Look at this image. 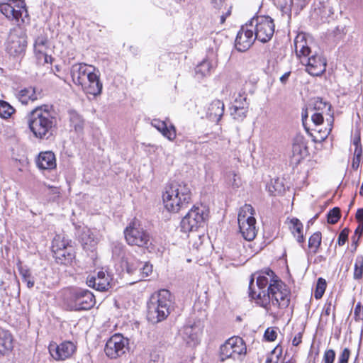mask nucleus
<instances>
[{"instance_id":"nucleus-33","label":"nucleus","mask_w":363,"mask_h":363,"mask_svg":"<svg viewBox=\"0 0 363 363\" xmlns=\"http://www.w3.org/2000/svg\"><path fill=\"white\" fill-rule=\"evenodd\" d=\"M48 46V40L47 37L40 35L38 36L34 43V49L36 52H38L40 54H43L45 57V62H48V58H51L50 56H48V55L44 54L45 50L47 49Z\"/></svg>"},{"instance_id":"nucleus-8","label":"nucleus","mask_w":363,"mask_h":363,"mask_svg":"<svg viewBox=\"0 0 363 363\" xmlns=\"http://www.w3.org/2000/svg\"><path fill=\"white\" fill-rule=\"evenodd\" d=\"M254 214L255 210L250 204H245L238 213L240 232L244 239L247 241L254 240L257 235L256 220Z\"/></svg>"},{"instance_id":"nucleus-13","label":"nucleus","mask_w":363,"mask_h":363,"mask_svg":"<svg viewBox=\"0 0 363 363\" xmlns=\"http://www.w3.org/2000/svg\"><path fill=\"white\" fill-rule=\"evenodd\" d=\"M72 311L89 310L91 308L95 303L94 294L87 289H79L76 290L72 295Z\"/></svg>"},{"instance_id":"nucleus-62","label":"nucleus","mask_w":363,"mask_h":363,"mask_svg":"<svg viewBox=\"0 0 363 363\" xmlns=\"http://www.w3.org/2000/svg\"><path fill=\"white\" fill-rule=\"evenodd\" d=\"M308 111H311L310 107L307 108L306 111L302 112V121L303 123L304 124L305 120L308 118Z\"/></svg>"},{"instance_id":"nucleus-44","label":"nucleus","mask_w":363,"mask_h":363,"mask_svg":"<svg viewBox=\"0 0 363 363\" xmlns=\"http://www.w3.org/2000/svg\"><path fill=\"white\" fill-rule=\"evenodd\" d=\"M152 272V265L149 262L142 263L139 269V280L148 277Z\"/></svg>"},{"instance_id":"nucleus-1","label":"nucleus","mask_w":363,"mask_h":363,"mask_svg":"<svg viewBox=\"0 0 363 363\" xmlns=\"http://www.w3.org/2000/svg\"><path fill=\"white\" fill-rule=\"evenodd\" d=\"M27 123L35 138L48 140L57 128V114L52 106H40L28 113Z\"/></svg>"},{"instance_id":"nucleus-60","label":"nucleus","mask_w":363,"mask_h":363,"mask_svg":"<svg viewBox=\"0 0 363 363\" xmlns=\"http://www.w3.org/2000/svg\"><path fill=\"white\" fill-rule=\"evenodd\" d=\"M290 74H291V72H288L284 73V74L280 77V82H281L282 84H285V83L287 82V80H288V79H289V76H290Z\"/></svg>"},{"instance_id":"nucleus-58","label":"nucleus","mask_w":363,"mask_h":363,"mask_svg":"<svg viewBox=\"0 0 363 363\" xmlns=\"http://www.w3.org/2000/svg\"><path fill=\"white\" fill-rule=\"evenodd\" d=\"M246 97V95L244 94V95H242L239 94L238 96L235 98V104L242 106V104H245V101L243 100V98Z\"/></svg>"},{"instance_id":"nucleus-4","label":"nucleus","mask_w":363,"mask_h":363,"mask_svg":"<svg viewBox=\"0 0 363 363\" xmlns=\"http://www.w3.org/2000/svg\"><path fill=\"white\" fill-rule=\"evenodd\" d=\"M165 208L172 213L188 207L191 200V192L188 184L184 182H173L165 188L162 195Z\"/></svg>"},{"instance_id":"nucleus-47","label":"nucleus","mask_w":363,"mask_h":363,"mask_svg":"<svg viewBox=\"0 0 363 363\" xmlns=\"http://www.w3.org/2000/svg\"><path fill=\"white\" fill-rule=\"evenodd\" d=\"M124 245L121 242H113L112 252L113 256L121 257L124 251Z\"/></svg>"},{"instance_id":"nucleus-17","label":"nucleus","mask_w":363,"mask_h":363,"mask_svg":"<svg viewBox=\"0 0 363 363\" xmlns=\"http://www.w3.org/2000/svg\"><path fill=\"white\" fill-rule=\"evenodd\" d=\"M81 86L86 94L94 96L101 95L103 89V84L100 79L99 72L95 69Z\"/></svg>"},{"instance_id":"nucleus-46","label":"nucleus","mask_w":363,"mask_h":363,"mask_svg":"<svg viewBox=\"0 0 363 363\" xmlns=\"http://www.w3.org/2000/svg\"><path fill=\"white\" fill-rule=\"evenodd\" d=\"M335 352L333 350H327L324 352L323 361L324 363H334Z\"/></svg>"},{"instance_id":"nucleus-2","label":"nucleus","mask_w":363,"mask_h":363,"mask_svg":"<svg viewBox=\"0 0 363 363\" xmlns=\"http://www.w3.org/2000/svg\"><path fill=\"white\" fill-rule=\"evenodd\" d=\"M255 274H252L249 283V296L256 299L257 303L267 309L270 303L281 308L288 307L290 298L289 291L286 286L278 280L269 283L267 291L257 293L254 289Z\"/></svg>"},{"instance_id":"nucleus-22","label":"nucleus","mask_w":363,"mask_h":363,"mask_svg":"<svg viewBox=\"0 0 363 363\" xmlns=\"http://www.w3.org/2000/svg\"><path fill=\"white\" fill-rule=\"evenodd\" d=\"M309 0H279L282 12L289 13L292 11L298 14L308 4Z\"/></svg>"},{"instance_id":"nucleus-59","label":"nucleus","mask_w":363,"mask_h":363,"mask_svg":"<svg viewBox=\"0 0 363 363\" xmlns=\"http://www.w3.org/2000/svg\"><path fill=\"white\" fill-rule=\"evenodd\" d=\"M362 145H358V146H355V149H354V156H360L362 157Z\"/></svg>"},{"instance_id":"nucleus-36","label":"nucleus","mask_w":363,"mask_h":363,"mask_svg":"<svg viewBox=\"0 0 363 363\" xmlns=\"http://www.w3.org/2000/svg\"><path fill=\"white\" fill-rule=\"evenodd\" d=\"M19 273L22 277L23 282L26 284L28 288L31 289L34 286L35 280L29 269L19 267Z\"/></svg>"},{"instance_id":"nucleus-14","label":"nucleus","mask_w":363,"mask_h":363,"mask_svg":"<svg viewBox=\"0 0 363 363\" xmlns=\"http://www.w3.org/2000/svg\"><path fill=\"white\" fill-rule=\"evenodd\" d=\"M76 349V345L71 341H65L60 345L52 342L48 347L50 355L56 361H64L70 358Z\"/></svg>"},{"instance_id":"nucleus-24","label":"nucleus","mask_w":363,"mask_h":363,"mask_svg":"<svg viewBox=\"0 0 363 363\" xmlns=\"http://www.w3.org/2000/svg\"><path fill=\"white\" fill-rule=\"evenodd\" d=\"M151 124L169 141H173L176 138V129L174 125H168L165 121L159 119L152 120Z\"/></svg>"},{"instance_id":"nucleus-25","label":"nucleus","mask_w":363,"mask_h":363,"mask_svg":"<svg viewBox=\"0 0 363 363\" xmlns=\"http://www.w3.org/2000/svg\"><path fill=\"white\" fill-rule=\"evenodd\" d=\"M224 113V104L220 100L213 101L207 111L208 117L210 120L215 122H218Z\"/></svg>"},{"instance_id":"nucleus-53","label":"nucleus","mask_w":363,"mask_h":363,"mask_svg":"<svg viewBox=\"0 0 363 363\" xmlns=\"http://www.w3.org/2000/svg\"><path fill=\"white\" fill-rule=\"evenodd\" d=\"M48 188L50 189V192L49 194L52 196V200H55L56 198L59 197L60 196V190L57 187H54V186H48Z\"/></svg>"},{"instance_id":"nucleus-41","label":"nucleus","mask_w":363,"mask_h":363,"mask_svg":"<svg viewBox=\"0 0 363 363\" xmlns=\"http://www.w3.org/2000/svg\"><path fill=\"white\" fill-rule=\"evenodd\" d=\"M211 65L208 60H203L196 67V73L204 77L211 72Z\"/></svg>"},{"instance_id":"nucleus-64","label":"nucleus","mask_w":363,"mask_h":363,"mask_svg":"<svg viewBox=\"0 0 363 363\" xmlns=\"http://www.w3.org/2000/svg\"><path fill=\"white\" fill-rule=\"evenodd\" d=\"M265 363H277V361L274 362L272 356H268L266 359Z\"/></svg>"},{"instance_id":"nucleus-15","label":"nucleus","mask_w":363,"mask_h":363,"mask_svg":"<svg viewBox=\"0 0 363 363\" xmlns=\"http://www.w3.org/2000/svg\"><path fill=\"white\" fill-rule=\"evenodd\" d=\"M256 40L254 30L249 26V23L242 26L238 33L235 46L239 52L247 50Z\"/></svg>"},{"instance_id":"nucleus-38","label":"nucleus","mask_w":363,"mask_h":363,"mask_svg":"<svg viewBox=\"0 0 363 363\" xmlns=\"http://www.w3.org/2000/svg\"><path fill=\"white\" fill-rule=\"evenodd\" d=\"M363 275V256L358 255L356 257L354 266L353 277L355 280H360Z\"/></svg>"},{"instance_id":"nucleus-27","label":"nucleus","mask_w":363,"mask_h":363,"mask_svg":"<svg viewBox=\"0 0 363 363\" xmlns=\"http://www.w3.org/2000/svg\"><path fill=\"white\" fill-rule=\"evenodd\" d=\"M53 256L57 263L65 265L70 264L75 257L74 250L71 246L53 252Z\"/></svg>"},{"instance_id":"nucleus-37","label":"nucleus","mask_w":363,"mask_h":363,"mask_svg":"<svg viewBox=\"0 0 363 363\" xmlns=\"http://www.w3.org/2000/svg\"><path fill=\"white\" fill-rule=\"evenodd\" d=\"M321 233L320 232L314 233L308 240V247L313 249L314 254L317 253L321 245Z\"/></svg>"},{"instance_id":"nucleus-50","label":"nucleus","mask_w":363,"mask_h":363,"mask_svg":"<svg viewBox=\"0 0 363 363\" xmlns=\"http://www.w3.org/2000/svg\"><path fill=\"white\" fill-rule=\"evenodd\" d=\"M264 337L267 341H274L277 338V332L274 329L267 328L265 330Z\"/></svg>"},{"instance_id":"nucleus-7","label":"nucleus","mask_w":363,"mask_h":363,"mask_svg":"<svg viewBox=\"0 0 363 363\" xmlns=\"http://www.w3.org/2000/svg\"><path fill=\"white\" fill-rule=\"evenodd\" d=\"M208 217V210L205 206H194L181 221L182 231L189 233L203 227Z\"/></svg>"},{"instance_id":"nucleus-55","label":"nucleus","mask_w":363,"mask_h":363,"mask_svg":"<svg viewBox=\"0 0 363 363\" xmlns=\"http://www.w3.org/2000/svg\"><path fill=\"white\" fill-rule=\"evenodd\" d=\"M333 308V306L331 302L326 303L323 308V315H329Z\"/></svg>"},{"instance_id":"nucleus-20","label":"nucleus","mask_w":363,"mask_h":363,"mask_svg":"<svg viewBox=\"0 0 363 363\" xmlns=\"http://www.w3.org/2000/svg\"><path fill=\"white\" fill-rule=\"evenodd\" d=\"M309 106L311 112H319L322 115L327 114L329 116L330 118H327V121L330 125L328 131L329 133L332 130V123L334 121L333 113H331V104L323 101L322 98L317 97L312 100L311 104Z\"/></svg>"},{"instance_id":"nucleus-9","label":"nucleus","mask_w":363,"mask_h":363,"mask_svg":"<svg viewBox=\"0 0 363 363\" xmlns=\"http://www.w3.org/2000/svg\"><path fill=\"white\" fill-rule=\"evenodd\" d=\"M247 348L242 338L232 337L227 340L220 347L221 361L231 358L242 361L246 354Z\"/></svg>"},{"instance_id":"nucleus-11","label":"nucleus","mask_w":363,"mask_h":363,"mask_svg":"<svg viewBox=\"0 0 363 363\" xmlns=\"http://www.w3.org/2000/svg\"><path fill=\"white\" fill-rule=\"evenodd\" d=\"M129 349V340L119 333L114 334L106 341L104 352L112 359H117Z\"/></svg>"},{"instance_id":"nucleus-56","label":"nucleus","mask_w":363,"mask_h":363,"mask_svg":"<svg viewBox=\"0 0 363 363\" xmlns=\"http://www.w3.org/2000/svg\"><path fill=\"white\" fill-rule=\"evenodd\" d=\"M302 335L301 333H298L295 335L294 339L292 340V345L294 346H298L301 342Z\"/></svg>"},{"instance_id":"nucleus-34","label":"nucleus","mask_w":363,"mask_h":363,"mask_svg":"<svg viewBox=\"0 0 363 363\" xmlns=\"http://www.w3.org/2000/svg\"><path fill=\"white\" fill-rule=\"evenodd\" d=\"M69 120L71 125L74 127L76 131H81L83 129L84 120L76 111L69 112Z\"/></svg>"},{"instance_id":"nucleus-63","label":"nucleus","mask_w":363,"mask_h":363,"mask_svg":"<svg viewBox=\"0 0 363 363\" xmlns=\"http://www.w3.org/2000/svg\"><path fill=\"white\" fill-rule=\"evenodd\" d=\"M230 11H228L225 15L220 16V23H223L225 21L226 17L230 15Z\"/></svg>"},{"instance_id":"nucleus-5","label":"nucleus","mask_w":363,"mask_h":363,"mask_svg":"<svg viewBox=\"0 0 363 363\" xmlns=\"http://www.w3.org/2000/svg\"><path fill=\"white\" fill-rule=\"evenodd\" d=\"M173 298L169 291L160 290L153 294L147 303V320L153 324L165 320L170 313Z\"/></svg>"},{"instance_id":"nucleus-40","label":"nucleus","mask_w":363,"mask_h":363,"mask_svg":"<svg viewBox=\"0 0 363 363\" xmlns=\"http://www.w3.org/2000/svg\"><path fill=\"white\" fill-rule=\"evenodd\" d=\"M69 247V246L68 245V242L67 240H65L64 238L62 239V238L60 235H56L54 238L52 242V252L64 250Z\"/></svg>"},{"instance_id":"nucleus-23","label":"nucleus","mask_w":363,"mask_h":363,"mask_svg":"<svg viewBox=\"0 0 363 363\" xmlns=\"http://www.w3.org/2000/svg\"><path fill=\"white\" fill-rule=\"evenodd\" d=\"M36 164L40 169H52L56 167V159L50 151L40 152L36 160Z\"/></svg>"},{"instance_id":"nucleus-31","label":"nucleus","mask_w":363,"mask_h":363,"mask_svg":"<svg viewBox=\"0 0 363 363\" xmlns=\"http://www.w3.org/2000/svg\"><path fill=\"white\" fill-rule=\"evenodd\" d=\"M245 104L242 106L234 104L230 108V115L234 120L238 121H242L246 117V114L248 109V103L247 102V98L244 97Z\"/></svg>"},{"instance_id":"nucleus-52","label":"nucleus","mask_w":363,"mask_h":363,"mask_svg":"<svg viewBox=\"0 0 363 363\" xmlns=\"http://www.w3.org/2000/svg\"><path fill=\"white\" fill-rule=\"evenodd\" d=\"M354 315L356 320H363V308L361 303L359 302L354 308Z\"/></svg>"},{"instance_id":"nucleus-16","label":"nucleus","mask_w":363,"mask_h":363,"mask_svg":"<svg viewBox=\"0 0 363 363\" xmlns=\"http://www.w3.org/2000/svg\"><path fill=\"white\" fill-rule=\"evenodd\" d=\"M96 68L85 63L74 64L71 67V77L76 85L84 84L86 79L92 74Z\"/></svg>"},{"instance_id":"nucleus-19","label":"nucleus","mask_w":363,"mask_h":363,"mask_svg":"<svg viewBox=\"0 0 363 363\" xmlns=\"http://www.w3.org/2000/svg\"><path fill=\"white\" fill-rule=\"evenodd\" d=\"M201 327L199 324H188L183 327L182 336L183 340L189 346L194 347L199 344V336L201 333Z\"/></svg>"},{"instance_id":"nucleus-18","label":"nucleus","mask_w":363,"mask_h":363,"mask_svg":"<svg viewBox=\"0 0 363 363\" xmlns=\"http://www.w3.org/2000/svg\"><path fill=\"white\" fill-rule=\"evenodd\" d=\"M111 277L103 271H99L97 275L89 277L86 279V284L89 287H92L99 291H106L111 287Z\"/></svg>"},{"instance_id":"nucleus-30","label":"nucleus","mask_w":363,"mask_h":363,"mask_svg":"<svg viewBox=\"0 0 363 363\" xmlns=\"http://www.w3.org/2000/svg\"><path fill=\"white\" fill-rule=\"evenodd\" d=\"M289 228L293 235L296 238V240L298 243L303 244L305 238L303 235V224L296 218H293L289 221Z\"/></svg>"},{"instance_id":"nucleus-26","label":"nucleus","mask_w":363,"mask_h":363,"mask_svg":"<svg viewBox=\"0 0 363 363\" xmlns=\"http://www.w3.org/2000/svg\"><path fill=\"white\" fill-rule=\"evenodd\" d=\"M292 152L298 160L305 157L308 154L307 143L303 135H296L293 143Z\"/></svg>"},{"instance_id":"nucleus-12","label":"nucleus","mask_w":363,"mask_h":363,"mask_svg":"<svg viewBox=\"0 0 363 363\" xmlns=\"http://www.w3.org/2000/svg\"><path fill=\"white\" fill-rule=\"evenodd\" d=\"M27 47V38L25 33L21 30L11 31L6 50V52L14 57L23 56Z\"/></svg>"},{"instance_id":"nucleus-10","label":"nucleus","mask_w":363,"mask_h":363,"mask_svg":"<svg viewBox=\"0 0 363 363\" xmlns=\"http://www.w3.org/2000/svg\"><path fill=\"white\" fill-rule=\"evenodd\" d=\"M249 26L254 30L255 38L262 43L268 42L274 33V23L269 16H257L249 21Z\"/></svg>"},{"instance_id":"nucleus-54","label":"nucleus","mask_w":363,"mask_h":363,"mask_svg":"<svg viewBox=\"0 0 363 363\" xmlns=\"http://www.w3.org/2000/svg\"><path fill=\"white\" fill-rule=\"evenodd\" d=\"M361 163V157L360 156H354L352 162V168L354 170H357Z\"/></svg>"},{"instance_id":"nucleus-61","label":"nucleus","mask_w":363,"mask_h":363,"mask_svg":"<svg viewBox=\"0 0 363 363\" xmlns=\"http://www.w3.org/2000/svg\"><path fill=\"white\" fill-rule=\"evenodd\" d=\"M231 176H233L232 185L234 186H239V183L237 182V175H236V174L234 173V172H231V173H230L229 177H231Z\"/></svg>"},{"instance_id":"nucleus-45","label":"nucleus","mask_w":363,"mask_h":363,"mask_svg":"<svg viewBox=\"0 0 363 363\" xmlns=\"http://www.w3.org/2000/svg\"><path fill=\"white\" fill-rule=\"evenodd\" d=\"M363 233V225H359L356 228L354 235L352 236V245L354 246V250H357L359 240Z\"/></svg>"},{"instance_id":"nucleus-3","label":"nucleus","mask_w":363,"mask_h":363,"mask_svg":"<svg viewBox=\"0 0 363 363\" xmlns=\"http://www.w3.org/2000/svg\"><path fill=\"white\" fill-rule=\"evenodd\" d=\"M296 56L303 65L306 66V71L312 76H320L326 69V60L316 51H313L303 35H297L294 40Z\"/></svg>"},{"instance_id":"nucleus-29","label":"nucleus","mask_w":363,"mask_h":363,"mask_svg":"<svg viewBox=\"0 0 363 363\" xmlns=\"http://www.w3.org/2000/svg\"><path fill=\"white\" fill-rule=\"evenodd\" d=\"M0 11L10 20L18 21L22 15L21 8L15 9L11 4L8 3L0 4Z\"/></svg>"},{"instance_id":"nucleus-57","label":"nucleus","mask_w":363,"mask_h":363,"mask_svg":"<svg viewBox=\"0 0 363 363\" xmlns=\"http://www.w3.org/2000/svg\"><path fill=\"white\" fill-rule=\"evenodd\" d=\"M353 145L354 146H358L362 145L361 144V136H360V132H357L354 134L353 138Z\"/></svg>"},{"instance_id":"nucleus-48","label":"nucleus","mask_w":363,"mask_h":363,"mask_svg":"<svg viewBox=\"0 0 363 363\" xmlns=\"http://www.w3.org/2000/svg\"><path fill=\"white\" fill-rule=\"evenodd\" d=\"M349 232V229L345 228L340 233L337 239L338 245L342 246L345 245V243L347 242L348 239Z\"/></svg>"},{"instance_id":"nucleus-21","label":"nucleus","mask_w":363,"mask_h":363,"mask_svg":"<svg viewBox=\"0 0 363 363\" xmlns=\"http://www.w3.org/2000/svg\"><path fill=\"white\" fill-rule=\"evenodd\" d=\"M17 98L23 104H28L29 101H35L43 96L40 89L29 86L20 90L16 94Z\"/></svg>"},{"instance_id":"nucleus-49","label":"nucleus","mask_w":363,"mask_h":363,"mask_svg":"<svg viewBox=\"0 0 363 363\" xmlns=\"http://www.w3.org/2000/svg\"><path fill=\"white\" fill-rule=\"evenodd\" d=\"M350 356V350L348 348H345L338 357L337 363H348Z\"/></svg>"},{"instance_id":"nucleus-35","label":"nucleus","mask_w":363,"mask_h":363,"mask_svg":"<svg viewBox=\"0 0 363 363\" xmlns=\"http://www.w3.org/2000/svg\"><path fill=\"white\" fill-rule=\"evenodd\" d=\"M142 262L135 258L128 259L125 261V269L129 274H139V269Z\"/></svg>"},{"instance_id":"nucleus-42","label":"nucleus","mask_w":363,"mask_h":363,"mask_svg":"<svg viewBox=\"0 0 363 363\" xmlns=\"http://www.w3.org/2000/svg\"><path fill=\"white\" fill-rule=\"evenodd\" d=\"M340 209L338 207H335L330 210L327 215L328 222L330 224H335L340 218Z\"/></svg>"},{"instance_id":"nucleus-6","label":"nucleus","mask_w":363,"mask_h":363,"mask_svg":"<svg viewBox=\"0 0 363 363\" xmlns=\"http://www.w3.org/2000/svg\"><path fill=\"white\" fill-rule=\"evenodd\" d=\"M123 233L125 241L129 245L148 250L152 245L150 233L137 219L133 220Z\"/></svg>"},{"instance_id":"nucleus-28","label":"nucleus","mask_w":363,"mask_h":363,"mask_svg":"<svg viewBox=\"0 0 363 363\" xmlns=\"http://www.w3.org/2000/svg\"><path fill=\"white\" fill-rule=\"evenodd\" d=\"M13 348V337L9 330L0 328V354H5Z\"/></svg>"},{"instance_id":"nucleus-32","label":"nucleus","mask_w":363,"mask_h":363,"mask_svg":"<svg viewBox=\"0 0 363 363\" xmlns=\"http://www.w3.org/2000/svg\"><path fill=\"white\" fill-rule=\"evenodd\" d=\"M262 273L264 274H259L257 277L256 281V284L259 289V292L266 291L265 288L269 283V278L267 276H269L270 278H272L274 277V272L269 269H266L264 272Z\"/></svg>"},{"instance_id":"nucleus-43","label":"nucleus","mask_w":363,"mask_h":363,"mask_svg":"<svg viewBox=\"0 0 363 363\" xmlns=\"http://www.w3.org/2000/svg\"><path fill=\"white\" fill-rule=\"evenodd\" d=\"M325 288H326L325 280L323 278H319L317 281L316 289H315V291L314 293V297L316 299L320 298L323 296V295L325 291Z\"/></svg>"},{"instance_id":"nucleus-39","label":"nucleus","mask_w":363,"mask_h":363,"mask_svg":"<svg viewBox=\"0 0 363 363\" xmlns=\"http://www.w3.org/2000/svg\"><path fill=\"white\" fill-rule=\"evenodd\" d=\"M15 112V109L8 102L0 101V117L9 118Z\"/></svg>"},{"instance_id":"nucleus-51","label":"nucleus","mask_w":363,"mask_h":363,"mask_svg":"<svg viewBox=\"0 0 363 363\" xmlns=\"http://www.w3.org/2000/svg\"><path fill=\"white\" fill-rule=\"evenodd\" d=\"M311 120L313 122V123L316 125H320L323 122V115L321 113L313 112L311 115Z\"/></svg>"}]
</instances>
